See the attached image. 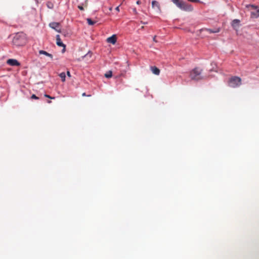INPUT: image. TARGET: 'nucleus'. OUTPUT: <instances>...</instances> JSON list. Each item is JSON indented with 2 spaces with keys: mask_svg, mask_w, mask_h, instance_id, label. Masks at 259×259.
Instances as JSON below:
<instances>
[{
  "mask_svg": "<svg viewBox=\"0 0 259 259\" xmlns=\"http://www.w3.org/2000/svg\"><path fill=\"white\" fill-rule=\"evenodd\" d=\"M92 56V53L90 52H89L86 55H85L83 57V58H87L90 57L91 58Z\"/></svg>",
  "mask_w": 259,
  "mask_h": 259,
  "instance_id": "obj_17",
  "label": "nucleus"
},
{
  "mask_svg": "<svg viewBox=\"0 0 259 259\" xmlns=\"http://www.w3.org/2000/svg\"><path fill=\"white\" fill-rule=\"evenodd\" d=\"M48 103H51V101H48Z\"/></svg>",
  "mask_w": 259,
  "mask_h": 259,
  "instance_id": "obj_29",
  "label": "nucleus"
},
{
  "mask_svg": "<svg viewBox=\"0 0 259 259\" xmlns=\"http://www.w3.org/2000/svg\"><path fill=\"white\" fill-rule=\"evenodd\" d=\"M31 99H38V97H37V96H36L35 95H32L31 96Z\"/></svg>",
  "mask_w": 259,
  "mask_h": 259,
  "instance_id": "obj_19",
  "label": "nucleus"
},
{
  "mask_svg": "<svg viewBox=\"0 0 259 259\" xmlns=\"http://www.w3.org/2000/svg\"><path fill=\"white\" fill-rule=\"evenodd\" d=\"M155 38H156V36H154V37L153 38V41L156 42V40Z\"/></svg>",
  "mask_w": 259,
  "mask_h": 259,
  "instance_id": "obj_25",
  "label": "nucleus"
},
{
  "mask_svg": "<svg viewBox=\"0 0 259 259\" xmlns=\"http://www.w3.org/2000/svg\"><path fill=\"white\" fill-rule=\"evenodd\" d=\"M8 64L12 66H18L20 65V63L16 59H10L7 61Z\"/></svg>",
  "mask_w": 259,
  "mask_h": 259,
  "instance_id": "obj_5",
  "label": "nucleus"
},
{
  "mask_svg": "<svg viewBox=\"0 0 259 259\" xmlns=\"http://www.w3.org/2000/svg\"><path fill=\"white\" fill-rule=\"evenodd\" d=\"M112 72L111 71H109L105 74V76L107 78H110L112 76Z\"/></svg>",
  "mask_w": 259,
  "mask_h": 259,
  "instance_id": "obj_15",
  "label": "nucleus"
},
{
  "mask_svg": "<svg viewBox=\"0 0 259 259\" xmlns=\"http://www.w3.org/2000/svg\"><path fill=\"white\" fill-rule=\"evenodd\" d=\"M82 96H85V94L84 93L82 94Z\"/></svg>",
  "mask_w": 259,
  "mask_h": 259,
  "instance_id": "obj_28",
  "label": "nucleus"
},
{
  "mask_svg": "<svg viewBox=\"0 0 259 259\" xmlns=\"http://www.w3.org/2000/svg\"><path fill=\"white\" fill-rule=\"evenodd\" d=\"M151 70L152 71V73L155 75H159L160 73V70L159 69L155 66H152L151 67Z\"/></svg>",
  "mask_w": 259,
  "mask_h": 259,
  "instance_id": "obj_11",
  "label": "nucleus"
},
{
  "mask_svg": "<svg viewBox=\"0 0 259 259\" xmlns=\"http://www.w3.org/2000/svg\"><path fill=\"white\" fill-rule=\"evenodd\" d=\"M190 2H199V0H188Z\"/></svg>",
  "mask_w": 259,
  "mask_h": 259,
  "instance_id": "obj_22",
  "label": "nucleus"
},
{
  "mask_svg": "<svg viewBox=\"0 0 259 259\" xmlns=\"http://www.w3.org/2000/svg\"><path fill=\"white\" fill-rule=\"evenodd\" d=\"M87 21L88 24L90 25H93L96 23L95 21L92 20V19L90 18H87Z\"/></svg>",
  "mask_w": 259,
  "mask_h": 259,
  "instance_id": "obj_14",
  "label": "nucleus"
},
{
  "mask_svg": "<svg viewBox=\"0 0 259 259\" xmlns=\"http://www.w3.org/2000/svg\"><path fill=\"white\" fill-rule=\"evenodd\" d=\"M112 7L109 8V10L110 11H112Z\"/></svg>",
  "mask_w": 259,
  "mask_h": 259,
  "instance_id": "obj_27",
  "label": "nucleus"
},
{
  "mask_svg": "<svg viewBox=\"0 0 259 259\" xmlns=\"http://www.w3.org/2000/svg\"><path fill=\"white\" fill-rule=\"evenodd\" d=\"M140 3H141V2H140V1H138L137 2V4L138 5H139Z\"/></svg>",
  "mask_w": 259,
  "mask_h": 259,
  "instance_id": "obj_26",
  "label": "nucleus"
},
{
  "mask_svg": "<svg viewBox=\"0 0 259 259\" xmlns=\"http://www.w3.org/2000/svg\"><path fill=\"white\" fill-rule=\"evenodd\" d=\"M172 2L180 9L186 11H191L193 8L191 5L186 4L182 0H172Z\"/></svg>",
  "mask_w": 259,
  "mask_h": 259,
  "instance_id": "obj_1",
  "label": "nucleus"
},
{
  "mask_svg": "<svg viewBox=\"0 0 259 259\" xmlns=\"http://www.w3.org/2000/svg\"><path fill=\"white\" fill-rule=\"evenodd\" d=\"M205 30L209 33H217L219 31V29H218L217 30H213L210 29H206Z\"/></svg>",
  "mask_w": 259,
  "mask_h": 259,
  "instance_id": "obj_16",
  "label": "nucleus"
},
{
  "mask_svg": "<svg viewBox=\"0 0 259 259\" xmlns=\"http://www.w3.org/2000/svg\"><path fill=\"white\" fill-rule=\"evenodd\" d=\"M39 54L40 55H45L47 56L50 57L52 59H53V56L52 54L48 53L46 51L43 50H40L39 51Z\"/></svg>",
  "mask_w": 259,
  "mask_h": 259,
  "instance_id": "obj_12",
  "label": "nucleus"
},
{
  "mask_svg": "<svg viewBox=\"0 0 259 259\" xmlns=\"http://www.w3.org/2000/svg\"><path fill=\"white\" fill-rule=\"evenodd\" d=\"M240 22L239 19H234L232 21L231 25L234 29L237 30L239 28Z\"/></svg>",
  "mask_w": 259,
  "mask_h": 259,
  "instance_id": "obj_6",
  "label": "nucleus"
},
{
  "mask_svg": "<svg viewBox=\"0 0 259 259\" xmlns=\"http://www.w3.org/2000/svg\"><path fill=\"white\" fill-rule=\"evenodd\" d=\"M241 79L240 77L234 76L230 78L229 85L232 88H236L241 84Z\"/></svg>",
  "mask_w": 259,
  "mask_h": 259,
  "instance_id": "obj_3",
  "label": "nucleus"
},
{
  "mask_svg": "<svg viewBox=\"0 0 259 259\" xmlns=\"http://www.w3.org/2000/svg\"><path fill=\"white\" fill-rule=\"evenodd\" d=\"M107 41L108 43H111L113 45L115 44L116 42V35L115 34H113L111 36L107 38Z\"/></svg>",
  "mask_w": 259,
  "mask_h": 259,
  "instance_id": "obj_9",
  "label": "nucleus"
},
{
  "mask_svg": "<svg viewBox=\"0 0 259 259\" xmlns=\"http://www.w3.org/2000/svg\"><path fill=\"white\" fill-rule=\"evenodd\" d=\"M59 76L60 77V78H61V80L63 82H64L65 81L66 75H65V72H62V73H60L59 74Z\"/></svg>",
  "mask_w": 259,
  "mask_h": 259,
  "instance_id": "obj_13",
  "label": "nucleus"
},
{
  "mask_svg": "<svg viewBox=\"0 0 259 259\" xmlns=\"http://www.w3.org/2000/svg\"><path fill=\"white\" fill-rule=\"evenodd\" d=\"M78 8L79 9H80V10H83V7L82 6H78Z\"/></svg>",
  "mask_w": 259,
  "mask_h": 259,
  "instance_id": "obj_23",
  "label": "nucleus"
},
{
  "mask_svg": "<svg viewBox=\"0 0 259 259\" xmlns=\"http://www.w3.org/2000/svg\"><path fill=\"white\" fill-rule=\"evenodd\" d=\"M45 96L47 98H50V99H54L55 98L54 97H51L50 96L47 95V94L45 95Z\"/></svg>",
  "mask_w": 259,
  "mask_h": 259,
  "instance_id": "obj_20",
  "label": "nucleus"
},
{
  "mask_svg": "<svg viewBox=\"0 0 259 259\" xmlns=\"http://www.w3.org/2000/svg\"><path fill=\"white\" fill-rule=\"evenodd\" d=\"M67 75L69 77H71V74H70V73L69 71H67Z\"/></svg>",
  "mask_w": 259,
  "mask_h": 259,
  "instance_id": "obj_21",
  "label": "nucleus"
},
{
  "mask_svg": "<svg viewBox=\"0 0 259 259\" xmlns=\"http://www.w3.org/2000/svg\"><path fill=\"white\" fill-rule=\"evenodd\" d=\"M56 43L57 45L59 47H63L64 49L65 48V45L61 41L59 35L56 36Z\"/></svg>",
  "mask_w": 259,
  "mask_h": 259,
  "instance_id": "obj_10",
  "label": "nucleus"
},
{
  "mask_svg": "<svg viewBox=\"0 0 259 259\" xmlns=\"http://www.w3.org/2000/svg\"><path fill=\"white\" fill-rule=\"evenodd\" d=\"M247 8H250L253 11L251 12V18H257L259 17V9H258L257 7L253 5H247Z\"/></svg>",
  "mask_w": 259,
  "mask_h": 259,
  "instance_id": "obj_4",
  "label": "nucleus"
},
{
  "mask_svg": "<svg viewBox=\"0 0 259 259\" xmlns=\"http://www.w3.org/2000/svg\"><path fill=\"white\" fill-rule=\"evenodd\" d=\"M152 7L153 9H154L157 12H160V9L159 3L156 1H153L152 2Z\"/></svg>",
  "mask_w": 259,
  "mask_h": 259,
  "instance_id": "obj_8",
  "label": "nucleus"
},
{
  "mask_svg": "<svg viewBox=\"0 0 259 259\" xmlns=\"http://www.w3.org/2000/svg\"><path fill=\"white\" fill-rule=\"evenodd\" d=\"M115 10H116V11H117V12H119V6H117V7L115 8Z\"/></svg>",
  "mask_w": 259,
  "mask_h": 259,
  "instance_id": "obj_24",
  "label": "nucleus"
},
{
  "mask_svg": "<svg viewBox=\"0 0 259 259\" xmlns=\"http://www.w3.org/2000/svg\"><path fill=\"white\" fill-rule=\"evenodd\" d=\"M50 26L56 30L57 31L60 32V24L59 23H57V22H52L51 23H50L49 24Z\"/></svg>",
  "mask_w": 259,
  "mask_h": 259,
  "instance_id": "obj_7",
  "label": "nucleus"
},
{
  "mask_svg": "<svg viewBox=\"0 0 259 259\" xmlns=\"http://www.w3.org/2000/svg\"><path fill=\"white\" fill-rule=\"evenodd\" d=\"M47 6L50 9H52L53 8V5L51 3H48Z\"/></svg>",
  "mask_w": 259,
  "mask_h": 259,
  "instance_id": "obj_18",
  "label": "nucleus"
},
{
  "mask_svg": "<svg viewBox=\"0 0 259 259\" xmlns=\"http://www.w3.org/2000/svg\"><path fill=\"white\" fill-rule=\"evenodd\" d=\"M201 71L198 68H195L190 72V77L193 80H199L201 78Z\"/></svg>",
  "mask_w": 259,
  "mask_h": 259,
  "instance_id": "obj_2",
  "label": "nucleus"
}]
</instances>
